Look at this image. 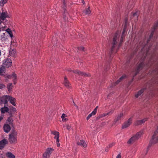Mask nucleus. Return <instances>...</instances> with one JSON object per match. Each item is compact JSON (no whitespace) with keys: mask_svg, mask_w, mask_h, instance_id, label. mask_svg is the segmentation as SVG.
Masks as SVG:
<instances>
[{"mask_svg":"<svg viewBox=\"0 0 158 158\" xmlns=\"http://www.w3.org/2000/svg\"><path fill=\"white\" fill-rule=\"evenodd\" d=\"M8 100L14 106H16V104L15 103V102L16 101V99L15 98L9 95Z\"/></svg>","mask_w":158,"mask_h":158,"instance_id":"aec40b11","label":"nucleus"},{"mask_svg":"<svg viewBox=\"0 0 158 158\" xmlns=\"http://www.w3.org/2000/svg\"><path fill=\"white\" fill-rule=\"evenodd\" d=\"M67 1H64L63 2V5L62 6L63 10L64 11L63 13V19L64 20L65 22L67 21L68 19V16H69V14L67 11L66 8V6Z\"/></svg>","mask_w":158,"mask_h":158,"instance_id":"f03ea898","label":"nucleus"},{"mask_svg":"<svg viewBox=\"0 0 158 158\" xmlns=\"http://www.w3.org/2000/svg\"><path fill=\"white\" fill-rule=\"evenodd\" d=\"M73 104H74V105L75 106H76V107H77V106H76V104H75V103L74 102V101H73Z\"/></svg>","mask_w":158,"mask_h":158,"instance_id":"052dcab7","label":"nucleus"},{"mask_svg":"<svg viewBox=\"0 0 158 158\" xmlns=\"http://www.w3.org/2000/svg\"><path fill=\"white\" fill-rule=\"evenodd\" d=\"M5 33H3V35H4V36H5Z\"/></svg>","mask_w":158,"mask_h":158,"instance_id":"69168bd1","label":"nucleus"},{"mask_svg":"<svg viewBox=\"0 0 158 158\" xmlns=\"http://www.w3.org/2000/svg\"><path fill=\"white\" fill-rule=\"evenodd\" d=\"M6 85L0 83V89H2L3 88H6Z\"/></svg>","mask_w":158,"mask_h":158,"instance_id":"a19ab883","label":"nucleus"},{"mask_svg":"<svg viewBox=\"0 0 158 158\" xmlns=\"http://www.w3.org/2000/svg\"><path fill=\"white\" fill-rule=\"evenodd\" d=\"M66 128L68 130H69L70 128V127L69 126V125H67Z\"/></svg>","mask_w":158,"mask_h":158,"instance_id":"5fc2aeb1","label":"nucleus"},{"mask_svg":"<svg viewBox=\"0 0 158 158\" xmlns=\"http://www.w3.org/2000/svg\"><path fill=\"white\" fill-rule=\"evenodd\" d=\"M67 78L65 77H64V82H65V81H68L67 80Z\"/></svg>","mask_w":158,"mask_h":158,"instance_id":"bf43d9fd","label":"nucleus"},{"mask_svg":"<svg viewBox=\"0 0 158 158\" xmlns=\"http://www.w3.org/2000/svg\"><path fill=\"white\" fill-rule=\"evenodd\" d=\"M9 115V117L10 118H12L13 117V113L12 112H11V110H10L9 111H8V112Z\"/></svg>","mask_w":158,"mask_h":158,"instance_id":"37998d69","label":"nucleus"},{"mask_svg":"<svg viewBox=\"0 0 158 158\" xmlns=\"http://www.w3.org/2000/svg\"><path fill=\"white\" fill-rule=\"evenodd\" d=\"M158 133V130H156L154 132L153 135L152 136L151 139L150 140L149 144L148 146V147L147 149L145 155H147L148 150L151 147L152 145L153 144V143L154 142V140H155V136Z\"/></svg>","mask_w":158,"mask_h":158,"instance_id":"7ed1b4c3","label":"nucleus"},{"mask_svg":"<svg viewBox=\"0 0 158 158\" xmlns=\"http://www.w3.org/2000/svg\"><path fill=\"white\" fill-rule=\"evenodd\" d=\"M2 1V4L3 5V6L5 3L7 2V1Z\"/></svg>","mask_w":158,"mask_h":158,"instance_id":"3c124183","label":"nucleus"},{"mask_svg":"<svg viewBox=\"0 0 158 158\" xmlns=\"http://www.w3.org/2000/svg\"><path fill=\"white\" fill-rule=\"evenodd\" d=\"M16 134L17 132L15 130L14 128H14L11 131V134L10 135H15Z\"/></svg>","mask_w":158,"mask_h":158,"instance_id":"c9c22d12","label":"nucleus"},{"mask_svg":"<svg viewBox=\"0 0 158 158\" xmlns=\"http://www.w3.org/2000/svg\"><path fill=\"white\" fill-rule=\"evenodd\" d=\"M16 50L14 48L12 49L10 48L9 50V55L10 56L15 58L16 57Z\"/></svg>","mask_w":158,"mask_h":158,"instance_id":"f3484780","label":"nucleus"},{"mask_svg":"<svg viewBox=\"0 0 158 158\" xmlns=\"http://www.w3.org/2000/svg\"><path fill=\"white\" fill-rule=\"evenodd\" d=\"M8 143V142L7 139H4L0 141V149L2 150V149L6 145V144Z\"/></svg>","mask_w":158,"mask_h":158,"instance_id":"f8f14e48","label":"nucleus"},{"mask_svg":"<svg viewBox=\"0 0 158 158\" xmlns=\"http://www.w3.org/2000/svg\"><path fill=\"white\" fill-rule=\"evenodd\" d=\"M82 2L83 3V4H84V5L85 4V2L84 1H82Z\"/></svg>","mask_w":158,"mask_h":158,"instance_id":"e2e57ef3","label":"nucleus"},{"mask_svg":"<svg viewBox=\"0 0 158 158\" xmlns=\"http://www.w3.org/2000/svg\"><path fill=\"white\" fill-rule=\"evenodd\" d=\"M115 144V143H112L110 144L107 147H108V148H111Z\"/></svg>","mask_w":158,"mask_h":158,"instance_id":"49530a36","label":"nucleus"},{"mask_svg":"<svg viewBox=\"0 0 158 158\" xmlns=\"http://www.w3.org/2000/svg\"><path fill=\"white\" fill-rule=\"evenodd\" d=\"M127 27V26L124 25L123 30V32H122V35H121V38L122 39L123 38V37H125L124 34L126 31Z\"/></svg>","mask_w":158,"mask_h":158,"instance_id":"c756f323","label":"nucleus"},{"mask_svg":"<svg viewBox=\"0 0 158 158\" xmlns=\"http://www.w3.org/2000/svg\"><path fill=\"white\" fill-rule=\"evenodd\" d=\"M1 19H0V24H1V23H2V21H1Z\"/></svg>","mask_w":158,"mask_h":158,"instance_id":"338daca9","label":"nucleus"},{"mask_svg":"<svg viewBox=\"0 0 158 158\" xmlns=\"http://www.w3.org/2000/svg\"><path fill=\"white\" fill-rule=\"evenodd\" d=\"M98 108V106H97L94 109V110L91 112V114H92V115H95L96 113H97V109Z\"/></svg>","mask_w":158,"mask_h":158,"instance_id":"f704fd0d","label":"nucleus"},{"mask_svg":"<svg viewBox=\"0 0 158 158\" xmlns=\"http://www.w3.org/2000/svg\"><path fill=\"white\" fill-rule=\"evenodd\" d=\"M17 77H16V78L15 79V78H14L13 79V81L14 84V85H15L16 84V81L17 80Z\"/></svg>","mask_w":158,"mask_h":158,"instance_id":"c03bdc74","label":"nucleus"},{"mask_svg":"<svg viewBox=\"0 0 158 158\" xmlns=\"http://www.w3.org/2000/svg\"><path fill=\"white\" fill-rule=\"evenodd\" d=\"M6 31L9 34L10 37L11 38L13 37L12 31L10 29L8 28L6 30Z\"/></svg>","mask_w":158,"mask_h":158,"instance_id":"c85d7f7f","label":"nucleus"},{"mask_svg":"<svg viewBox=\"0 0 158 158\" xmlns=\"http://www.w3.org/2000/svg\"><path fill=\"white\" fill-rule=\"evenodd\" d=\"M10 110H11V112H13V113L16 112L17 111L16 109L14 107L12 106Z\"/></svg>","mask_w":158,"mask_h":158,"instance_id":"e433bc0d","label":"nucleus"},{"mask_svg":"<svg viewBox=\"0 0 158 158\" xmlns=\"http://www.w3.org/2000/svg\"><path fill=\"white\" fill-rule=\"evenodd\" d=\"M151 39V38H150V37H149V38L147 39V43H148L150 41Z\"/></svg>","mask_w":158,"mask_h":158,"instance_id":"4d7b16f0","label":"nucleus"},{"mask_svg":"<svg viewBox=\"0 0 158 158\" xmlns=\"http://www.w3.org/2000/svg\"><path fill=\"white\" fill-rule=\"evenodd\" d=\"M64 83L65 86H66L67 88H69V83L68 81L64 82Z\"/></svg>","mask_w":158,"mask_h":158,"instance_id":"72a5a7b5","label":"nucleus"},{"mask_svg":"<svg viewBox=\"0 0 158 158\" xmlns=\"http://www.w3.org/2000/svg\"><path fill=\"white\" fill-rule=\"evenodd\" d=\"M131 118H129L127 121L125 122L122 125V128H126L129 126L132 123Z\"/></svg>","mask_w":158,"mask_h":158,"instance_id":"9d476101","label":"nucleus"},{"mask_svg":"<svg viewBox=\"0 0 158 158\" xmlns=\"http://www.w3.org/2000/svg\"><path fill=\"white\" fill-rule=\"evenodd\" d=\"M6 156L8 158H15V156L11 152H8L6 153Z\"/></svg>","mask_w":158,"mask_h":158,"instance_id":"bb28decb","label":"nucleus"},{"mask_svg":"<svg viewBox=\"0 0 158 158\" xmlns=\"http://www.w3.org/2000/svg\"><path fill=\"white\" fill-rule=\"evenodd\" d=\"M133 15L134 17H135V16H137V12H135L133 14Z\"/></svg>","mask_w":158,"mask_h":158,"instance_id":"864d4df0","label":"nucleus"},{"mask_svg":"<svg viewBox=\"0 0 158 158\" xmlns=\"http://www.w3.org/2000/svg\"><path fill=\"white\" fill-rule=\"evenodd\" d=\"M158 27V21L157 22L155 23L153 25V27L152 28V30H155Z\"/></svg>","mask_w":158,"mask_h":158,"instance_id":"473e14b6","label":"nucleus"},{"mask_svg":"<svg viewBox=\"0 0 158 158\" xmlns=\"http://www.w3.org/2000/svg\"><path fill=\"white\" fill-rule=\"evenodd\" d=\"M8 17L9 18V17L8 15L7 12L6 11L0 13V19L2 21L4 20L6 18Z\"/></svg>","mask_w":158,"mask_h":158,"instance_id":"ddd939ff","label":"nucleus"},{"mask_svg":"<svg viewBox=\"0 0 158 158\" xmlns=\"http://www.w3.org/2000/svg\"><path fill=\"white\" fill-rule=\"evenodd\" d=\"M12 63L11 60L8 58L5 60V62L3 64V66L6 68H8L12 66Z\"/></svg>","mask_w":158,"mask_h":158,"instance_id":"6e6552de","label":"nucleus"},{"mask_svg":"<svg viewBox=\"0 0 158 158\" xmlns=\"http://www.w3.org/2000/svg\"><path fill=\"white\" fill-rule=\"evenodd\" d=\"M6 124H8L9 125H10L12 127H14L13 120L11 118L8 117L6 120Z\"/></svg>","mask_w":158,"mask_h":158,"instance_id":"412c9836","label":"nucleus"},{"mask_svg":"<svg viewBox=\"0 0 158 158\" xmlns=\"http://www.w3.org/2000/svg\"><path fill=\"white\" fill-rule=\"evenodd\" d=\"M92 116V114H91V113L86 118V119L87 120H88L91 117V116Z\"/></svg>","mask_w":158,"mask_h":158,"instance_id":"de8ad7c7","label":"nucleus"},{"mask_svg":"<svg viewBox=\"0 0 158 158\" xmlns=\"http://www.w3.org/2000/svg\"><path fill=\"white\" fill-rule=\"evenodd\" d=\"M120 82H121L119 80V79L116 82V84H118Z\"/></svg>","mask_w":158,"mask_h":158,"instance_id":"6e6d98bb","label":"nucleus"},{"mask_svg":"<svg viewBox=\"0 0 158 158\" xmlns=\"http://www.w3.org/2000/svg\"><path fill=\"white\" fill-rule=\"evenodd\" d=\"M13 87L14 86L12 85V83H8L6 86V88L9 93H11V92L12 91V89Z\"/></svg>","mask_w":158,"mask_h":158,"instance_id":"b1692460","label":"nucleus"},{"mask_svg":"<svg viewBox=\"0 0 158 158\" xmlns=\"http://www.w3.org/2000/svg\"><path fill=\"white\" fill-rule=\"evenodd\" d=\"M116 158H121V153H119L117 156Z\"/></svg>","mask_w":158,"mask_h":158,"instance_id":"603ef678","label":"nucleus"},{"mask_svg":"<svg viewBox=\"0 0 158 158\" xmlns=\"http://www.w3.org/2000/svg\"><path fill=\"white\" fill-rule=\"evenodd\" d=\"M136 71L135 72V73L134 76H135L136 75H137L138 74H139V73L140 71L137 70V69H136Z\"/></svg>","mask_w":158,"mask_h":158,"instance_id":"8fccbe9b","label":"nucleus"},{"mask_svg":"<svg viewBox=\"0 0 158 158\" xmlns=\"http://www.w3.org/2000/svg\"><path fill=\"white\" fill-rule=\"evenodd\" d=\"M67 117V115L64 113L62 114L61 118L62 119V120L63 121H66L68 120V119L67 118H65V117Z\"/></svg>","mask_w":158,"mask_h":158,"instance_id":"2f4dec72","label":"nucleus"},{"mask_svg":"<svg viewBox=\"0 0 158 158\" xmlns=\"http://www.w3.org/2000/svg\"><path fill=\"white\" fill-rule=\"evenodd\" d=\"M73 73L79 75H81L83 76L89 77L90 75L89 73L87 74L84 72L78 70L73 71Z\"/></svg>","mask_w":158,"mask_h":158,"instance_id":"9b49d317","label":"nucleus"},{"mask_svg":"<svg viewBox=\"0 0 158 158\" xmlns=\"http://www.w3.org/2000/svg\"><path fill=\"white\" fill-rule=\"evenodd\" d=\"M54 149L51 148H48L46 149L45 152L43 155L44 158H50V156Z\"/></svg>","mask_w":158,"mask_h":158,"instance_id":"39448f33","label":"nucleus"},{"mask_svg":"<svg viewBox=\"0 0 158 158\" xmlns=\"http://www.w3.org/2000/svg\"><path fill=\"white\" fill-rule=\"evenodd\" d=\"M154 32L155 31L154 30H152L151 34L149 36L150 38H152L153 37Z\"/></svg>","mask_w":158,"mask_h":158,"instance_id":"ea45409f","label":"nucleus"},{"mask_svg":"<svg viewBox=\"0 0 158 158\" xmlns=\"http://www.w3.org/2000/svg\"><path fill=\"white\" fill-rule=\"evenodd\" d=\"M5 78V81L6 82H7L9 81V79H11L16 78V77H17V75L15 72L13 73L12 74H6L4 76Z\"/></svg>","mask_w":158,"mask_h":158,"instance_id":"423d86ee","label":"nucleus"},{"mask_svg":"<svg viewBox=\"0 0 158 158\" xmlns=\"http://www.w3.org/2000/svg\"><path fill=\"white\" fill-rule=\"evenodd\" d=\"M141 135V132H137L135 135L129 139L127 142V143L128 144H131L132 142L138 140L140 137Z\"/></svg>","mask_w":158,"mask_h":158,"instance_id":"20e7f679","label":"nucleus"},{"mask_svg":"<svg viewBox=\"0 0 158 158\" xmlns=\"http://www.w3.org/2000/svg\"><path fill=\"white\" fill-rule=\"evenodd\" d=\"M79 36L80 38H82V35L81 34H80L79 35Z\"/></svg>","mask_w":158,"mask_h":158,"instance_id":"680f3d73","label":"nucleus"},{"mask_svg":"<svg viewBox=\"0 0 158 158\" xmlns=\"http://www.w3.org/2000/svg\"><path fill=\"white\" fill-rule=\"evenodd\" d=\"M9 95H4L0 97L1 104L4 103L6 105L7 103Z\"/></svg>","mask_w":158,"mask_h":158,"instance_id":"1a4fd4ad","label":"nucleus"},{"mask_svg":"<svg viewBox=\"0 0 158 158\" xmlns=\"http://www.w3.org/2000/svg\"><path fill=\"white\" fill-rule=\"evenodd\" d=\"M83 12L85 15H89L91 13V11L90 10V7L89 6L87 8L84 10Z\"/></svg>","mask_w":158,"mask_h":158,"instance_id":"7c9ffc66","label":"nucleus"},{"mask_svg":"<svg viewBox=\"0 0 158 158\" xmlns=\"http://www.w3.org/2000/svg\"><path fill=\"white\" fill-rule=\"evenodd\" d=\"M127 21L128 19L127 18H126L125 20V23H124V25H126L127 26Z\"/></svg>","mask_w":158,"mask_h":158,"instance_id":"09e8293b","label":"nucleus"},{"mask_svg":"<svg viewBox=\"0 0 158 158\" xmlns=\"http://www.w3.org/2000/svg\"><path fill=\"white\" fill-rule=\"evenodd\" d=\"M157 143H158V136L157 137L155 140L154 141V142L153 143V144H155Z\"/></svg>","mask_w":158,"mask_h":158,"instance_id":"a18cd8bd","label":"nucleus"},{"mask_svg":"<svg viewBox=\"0 0 158 158\" xmlns=\"http://www.w3.org/2000/svg\"><path fill=\"white\" fill-rule=\"evenodd\" d=\"M123 113H122L118 114L117 116H116L115 119H114V122L115 123H117L118 121L121 119V118L123 116Z\"/></svg>","mask_w":158,"mask_h":158,"instance_id":"393cba45","label":"nucleus"},{"mask_svg":"<svg viewBox=\"0 0 158 158\" xmlns=\"http://www.w3.org/2000/svg\"><path fill=\"white\" fill-rule=\"evenodd\" d=\"M5 67L3 66H2L0 68V75L4 77L5 76V74H3L2 73L4 72L5 69Z\"/></svg>","mask_w":158,"mask_h":158,"instance_id":"cd10ccee","label":"nucleus"},{"mask_svg":"<svg viewBox=\"0 0 158 158\" xmlns=\"http://www.w3.org/2000/svg\"><path fill=\"white\" fill-rule=\"evenodd\" d=\"M77 144L84 148H85L87 146L86 144L83 140H81L80 141L77 142Z\"/></svg>","mask_w":158,"mask_h":158,"instance_id":"5701e85b","label":"nucleus"},{"mask_svg":"<svg viewBox=\"0 0 158 158\" xmlns=\"http://www.w3.org/2000/svg\"><path fill=\"white\" fill-rule=\"evenodd\" d=\"M17 140L16 138L14 135H9V141L11 144L13 143Z\"/></svg>","mask_w":158,"mask_h":158,"instance_id":"6ab92c4d","label":"nucleus"},{"mask_svg":"<svg viewBox=\"0 0 158 158\" xmlns=\"http://www.w3.org/2000/svg\"><path fill=\"white\" fill-rule=\"evenodd\" d=\"M113 111H110V112L104 114H101L100 115H99L96 118V120H98L100 118H101L102 117L106 116V115H107L108 114H111L113 113Z\"/></svg>","mask_w":158,"mask_h":158,"instance_id":"4be33fe9","label":"nucleus"},{"mask_svg":"<svg viewBox=\"0 0 158 158\" xmlns=\"http://www.w3.org/2000/svg\"><path fill=\"white\" fill-rule=\"evenodd\" d=\"M148 119V118H145L141 120H137L135 123V126L141 125L147 121Z\"/></svg>","mask_w":158,"mask_h":158,"instance_id":"4468645a","label":"nucleus"},{"mask_svg":"<svg viewBox=\"0 0 158 158\" xmlns=\"http://www.w3.org/2000/svg\"><path fill=\"white\" fill-rule=\"evenodd\" d=\"M52 134L55 135V136L54 137V138L56 139V144L57 146L59 147L60 146V144L59 143L60 139L59 132L55 131L52 132Z\"/></svg>","mask_w":158,"mask_h":158,"instance_id":"0eeeda50","label":"nucleus"},{"mask_svg":"<svg viewBox=\"0 0 158 158\" xmlns=\"http://www.w3.org/2000/svg\"><path fill=\"white\" fill-rule=\"evenodd\" d=\"M127 76L125 74L122 75L120 78H119V80L121 81L123 79L126 78Z\"/></svg>","mask_w":158,"mask_h":158,"instance_id":"58836bf2","label":"nucleus"},{"mask_svg":"<svg viewBox=\"0 0 158 158\" xmlns=\"http://www.w3.org/2000/svg\"><path fill=\"white\" fill-rule=\"evenodd\" d=\"M109 150V148H108V147H106V151L107 152Z\"/></svg>","mask_w":158,"mask_h":158,"instance_id":"13d9d810","label":"nucleus"},{"mask_svg":"<svg viewBox=\"0 0 158 158\" xmlns=\"http://www.w3.org/2000/svg\"><path fill=\"white\" fill-rule=\"evenodd\" d=\"M147 89L146 87H145L141 89L140 90L137 92V94L135 95V97L137 98L139 97V96H141L143 94L144 90H146Z\"/></svg>","mask_w":158,"mask_h":158,"instance_id":"2eb2a0df","label":"nucleus"},{"mask_svg":"<svg viewBox=\"0 0 158 158\" xmlns=\"http://www.w3.org/2000/svg\"><path fill=\"white\" fill-rule=\"evenodd\" d=\"M0 110L2 114H4L5 113L8 112L9 109L7 107L5 106L4 107L1 108Z\"/></svg>","mask_w":158,"mask_h":158,"instance_id":"a878e982","label":"nucleus"},{"mask_svg":"<svg viewBox=\"0 0 158 158\" xmlns=\"http://www.w3.org/2000/svg\"><path fill=\"white\" fill-rule=\"evenodd\" d=\"M145 65L144 62L142 61L140 62L137 66L136 69H137V70L140 71L145 67Z\"/></svg>","mask_w":158,"mask_h":158,"instance_id":"a211bd4d","label":"nucleus"},{"mask_svg":"<svg viewBox=\"0 0 158 158\" xmlns=\"http://www.w3.org/2000/svg\"><path fill=\"white\" fill-rule=\"evenodd\" d=\"M123 39H122V38H121V39L120 41V42H122L123 41Z\"/></svg>","mask_w":158,"mask_h":158,"instance_id":"0e129e2a","label":"nucleus"},{"mask_svg":"<svg viewBox=\"0 0 158 158\" xmlns=\"http://www.w3.org/2000/svg\"><path fill=\"white\" fill-rule=\"evenodd\" d=\"M117 34H114L113 36L112 42V46L111 47V49L110 50V51L109 52V54L110 56V57H111L112 56V55L113 53L114 49L115 48V46L117 44Z\"/></svg>","mask_w":158,"mask_h":158,"instance_id":"f257e3e1","label":"nucleus"},{"mask_svg":"<svg viewBox=\"0 0 158 158\" xmlns=\"http://www.w3.org/2000/svg\"><path fill=\"white\" fill-rule=\"evenodd\" d=\"M7 38H6L4 36V35H1V39L2 40V41H5L6 39H7Z\"/></svg>","mask_w":158,"mask_h":158,"instance_id":"79ce46f5","label":"nucleus"},{"mask_svg":"<svg viewBox=\"0 0 158 158\" xmlns=\"http://www.w3.org/2000/svg\"><path fill=\"white\" fill-rule=\"evenodd\" d=\"M3 128L4 131L6 133H8L11 130V127L8 124H5Z\"/></svg>","mask_w":158,"mask_h":158,"instance_id":"dca6fc26","label":"nucleus"},{"mask_svg":"<svg viewBox=\"0 0 158 158\" xmlns=\"http://www.w3.org/2000/svg\"><path fill=\"white\" fill-rule=\"evenodd\" d=\"M78 49L79 50L85 52V49L84 47H78Z\"/></svg>","mask_w":158,"mask_h":158,"instance_id":"4c0bfd02","label":"nucleus"},{"mask_svg":"<svg viewBox=\"0 0 158 158\" xmlns=\"http://www.w3.org/2000/svg\"><path fill=\"white\" fill-rule=\"evenodd\" d=\"M156 130H158V126H157V129H156Z\"/></svg>","mask_w":158,"mask_h":158,"instance_id":"774afa93","label":"nucleus"}]
</instances>
